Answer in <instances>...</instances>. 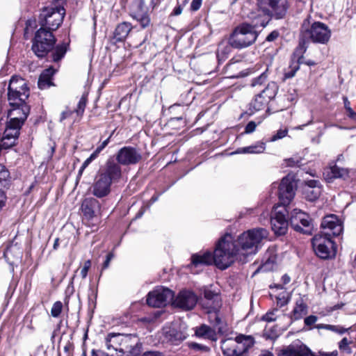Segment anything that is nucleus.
Returning <instances> with one entry per match:
<instances>
[{
	"mask_svg": "<svg viewBox=\"0 0 356 356\" xmlns=\"http://www.w3.org/2000/svg\"><path fill=\"white\" fill-rule=\"evenodd\" d=\"M236 260L239 261L238 249H236L232 236L226 234L218 241L213 254L206 252L192 255L191 266L199 267L214 263L219 269L225 270Z\"/></svg>",
	"mask_w": 356,
	"mask_h": 356,
	"instance_id": "1",
	"label": "nucleus"
},
{
	"mask_svg": "<svg viewBox=\"0 0 356 356\" xmlns=\"http://www.w3.org/2000/svg\"><path fill=\"white\" fill-rule=\"evenodd\" d=\"M268 236V230L261 227L249 229L240 234L234 241L236 249H238L239 261L246 263L248 257L257 252L261 243Z\"/></svg>",
	"mask_w": 356,
	"mask_h": 356,
	"instance_id": "2",
	"label": "nucleus"
},
{
	"mask_svg": "<svg viewBox=\"0 0 356 356\" xmlns=\"http://www.w3.org/2000/svg\"><path fill=\"white\" fill-rule=\"evenodd\" d=\"M300 32L302 37L314 43L326 44L331 37V31L326 24L314 22L310 17L304 19Z\"/></svg>",
	"mask_w": 356,
	"mask_h": 356,
	"instance_id": "3",
	"label": "nucleus"
},
{
	"mask_svg": "<svg viewBox=\"0 0 356 356\" xmlns=\"http://www.w3.org/2000/svg\"><path fill=\"white\" fill-rule=\"evenodd\" d=\"M256 25L243 23L237 26L229 38L230 45L234 49H242L253 44L259 35Z\"/></svg>",
	"mask_w": 356,
	"mask_h": 356,
	"instance_id": "4",
	"label": "nucleus"
},
{
	"mask_svg": "<svg viewBox=\"0 0 356 356\" xmlns=\"http://www.w3.org/2000/svg\"><path fill=\"white\" fill-rule=\"evenodd\" d=\"M257 6L259 10L268 17L260 22V25L265 27L270 18L283 19L287 13L289 3L288 0H258Z\"/></svg>",
	"mask_w": 356,
	"mask_h": 356,
	"instance_id": "5",
	"label": "nucleus"
},
{
	"mask_svg": "<svg viewBox=\"0 0 356 356\" xmlns=\"http://www.w3.org/2000/svg\"><path fill=\"white\" fill-rule=\"evenodd\" d=\"M56 41L52 31L40 27L35 33L31 49L38 58H43L53 49Z\"/></svg>",
	"mask_w": 356,
	"mask_h": 356,
	"instance_id": "6",
	"label": "nucleus"
},
{
	"mask_svg": "<svg viewBox=\"0 0 356 356\" xmlns=\"http://www.w3.org/2000/svg\"><path fill=\"white\" fill-rule=\"evenodd\" d=\"M65 14V10L63 7L44 8L39 15V25L41 28L44 27L53 32L62 24Z\"/></svg>",
	"mask_w": 356,
	"mask_h": 356,
	"instance_id": "7",
	"label": "nucleus"
},
{
	"mask_svg": "<svg viewBox=\"0 0 356 356\" xmlns=\"http://www.w3.org/2000/svg\"><path fill=\"white\" fill-rule=\"evenodd\" d=\"M8 99L9 104H19L26 102L29 96V89L25 80L19 76L11 78L8 85Z\"/></svg>",
	"mask_w": 356,
	"mask_h": 356,
	"instance_id": "8",
	"label": "nucleus"
},
{
	"mask_svg": "<svg viewBox=\"0 0 356 356\" xmlns=\"http://www.w3.org/2000/svg\"><path fill=\"white\" fill-rule=\"evenodd\" d=\"M312 245L316 254L321 259H330L336 254L337 247L332 237L316 234L312 238Z\"/></svg>",
	"mask_w": 356,
	"mask_h": 356,
	"instance_id": "9",
	"label": "nucleus"
},
{
	"mask_svg": "<svg viewBox=\"0 0 356 356\" xmlns=\"http://www.w3.org/2000/svg\"><path fill=\"white\" fill-rule=\"evenodd\" d=\"M289 223L296 232L311 235L313 230L312 220L309 215L300 209H294L290 213Z\"/></svg>",
	"mask_w": 356,
	"mask_h": 356,
	"instance_id": "10",
	"label": "nucleus"
},
{
	"mask_svg": "<svg viewBox=\"0 0 356 356\" xmlns=\"http://www.w3.org/2000/svg\"><path fill=\"white\" fill-rule=\"evenodd\" d=\"M248 338L243 335L236 337L235 339H226L221 341V349L225 356H242L248 350L249 346L246 344Z\"/></svg>",
	"mask_w": 356,
	"mask_h": 356,
	"instance_id": "11",
	"label": "nucleus"
},
{
	"mask_svg": "<svg viewBox=\"0 0 356 356\" xmlns=\"http://www.w3.org/2000/svg\"><path fill=\"white\" fill-rule=\"evenodd\" d=\"M174 298V293L168 288L159 286L147 295L146 302L152 307L160 308L166 306Z\"/></svg>",
	"mask_w": 356,
	"mask_h": 356,
	"instance_id": "12",
	"label": "nucleus"
},
{
	"mask_svg": "<svg viewBox=\"0 0 356 356\" xmlns=\"http://www.w3.org/2000/svg\"><path fill=\"white\" fill-rule=\"evenodd\" d=\"M83 220L88 221V225L92 227L97 226L98 216L101 213V204L94 197H87L83 200L81 207Z\"/></svg>",
	"mask_w": 356,
	"mask_h": 356,
	"instance_id": "13",
	"label": "nucleus"
},
{
	"mask_svg": "<svg viewBox=\"0 0 356 356\" xmlns=\"http://www.w3.org/2000/svg\"><path fill=\"white\" fill-rule=\"evenodd\" d=\"M159 3V0H149V6L146 7L145 0H138L136 8L132 10L131 13V17L140 24L141 28H147L151 24L149 10L151 8L153 10L158 6Z\"/></svg>",
	"mask_w": 356,
	"mask_h": 356,
	"instance_id": "14",
	"label": "nucleus"
},
{
	"mask_svg": "<svg viewBox=\"0 0 356 356\" xmlns=\"http://www.w3.org/2000/svg\"><path fill=\"white\" fill-rule=\"evenodd\" d=\"M142 350V343L135 334H122L119 356H138Z\"/></svg>",
	"mask_w": 356,
	"mask_h": 356,
	"instance_id": "15",
	"label": "nucleus"
},
{
	"mask_svg": "<svg viewBox=\"0 0 356 356\" xmlns=\"http://www.w3.org/2000/svg\"><path fill=\"white\" fill-rule=\"evenodd\" d=\"M142 158L140 152L131 146L122 147L115 154V160L120 165L137 164L142 160Z\"/></svg>",
	"mask_w": 356,
	"mask_h": 356,
	"instance_id": "16",
	"label": "nucleus"
},
{
	"mask_svg": "<svg viewBox=\"0 0 356 356\" xmlns=\"http://www.w3.org/2000/svg\"><path fill=\"white\" fill-rule=\"evenodd\" d=\"M280 207L275 208L270 218V224L272 230L276 235H284L287 230L289 220L286 218V214L288 213L286 209L284 207L280 210H277Z\"/></svg>",
	"mask_w": 356,
	"mask_h": 356,
	"instance_id": "17",
	"label": "nucleus"
},
{
	"mask_svg": "<svg viewBox=\"0 0 356 356\" xmlns=\"http://www.w3.org/2000/svg\"><path fill=\"white\" fill-rule=\"evenodd\" d=\"M296 184L292 177H284L278 187L277 195L283 206L288 205L295 195Z\"/></svg>",
	"mask_w": 356,
	"mask_h": 356,
	"instance_id": "18",
	"label": "nucleus"
},
{
	"mask_svg": "<svg viewBox=\"0 0 356 356\" xmlns=\"http://www.w3.org/2000/svg\"><path fill=\"white\" fill-rule=\"evenodd\" d=\"M321 227L322 231L320 234L330 237L339 236L343 231L342 222L334 214L324 217Z\"/></svg>",
	"mask_w": 356,
	"mask_h": 356,
	"instance_id": "19",
	"label": "nucleus"
},
{
	"mask_svg": "<svg viewBox=\"0 0 356 356\" xmlns=\"http://www.w3.org/2000/svg\"><path fill=\"white\" fill-rule=\"evenodd\" d=\"M222 325L223 323L221 318L217 315V314H214L213 328L203 324L196 327L195 334L199 337L210 339L211 341H216L217 334L216 330H218L220 333L222 332Z\"/></svg>",
	"mask_w": 356,
	"mask_h": 356,
	"instance_id": "20",
	"label": "nucleus"
},
{
	"mask_svg": "<svg viewBox=\"0 0 356 356\" xmlns=\"http://www.w3.org/2000/svg\"><path fill=\"white\" fill-rule=\"evenodd\" d=\"M10 106L11 109L8 113V117L10 118L9 122L22 126L29 113V106L26 102L19 104H10Z\"/></svg>",
	"mask_w": 356,
	"mask_h": 356,
	"instance_id": "21",
	"label": "nucleus"
},
{
	"mask_svg": "<svg viewBox=\"0 0 356 356\" xmlns=\"http://www.w3.org/2000/svg\"><path fill=\"white\" fill-rule=\"evenodd\" d=\"M197 301L196 295L190 291H180L174 300V305L183 310L188 311L195 306Z\"/></svg>",
	"mask_w": 356,
	"mask_h": 356,
	"instance_id": "22",
	"label": "nucleus"
},
{
	"mask_svg": "<svg viewBox=\"0 0 356 356\" xmlns=\"http://www.w3.org/2000/svg\"><path fill=\"white\" fill-rule=\"evenodd\" d=\"M99 174L112 183L118 182L122 177V168L117 161L109 159L106 162L104 168L99 172Z\"/></svg>",
	"mask_w": 356,
	"mask_h": 356,
	"instance_id": "23",
	"label": "nucleus"
},
{
	"mask_svg": "<svg viewBox=\"0 0 356 356\" xmlns=\"http://www.w3.org/2000/svg\"><path fill=\"white\" fill-rule=\"evenodd\" d=\"M111 181L98 173L91 186L92 195L98 198L107 196L111 193Z\"/></svg>",
	"mask_w": 356,
	"mask_h": 356,
	"instance_id": "24",
	"label": "nucleus"
},
{
	"mask_svg": "<svg viewBox=\"0 0 356 356\" xmlns=\"http://www.w3.org/2000/svg\"><path fill=\"white\" fill-rule=\"evenodd\" d=\"M278 356H312V352L302 343H293L281 350Z\"/></svg>",
	"mask_w": 356,
	"mask_h": 356,
	"instance_id": "25",
	"label": "nucleus"
},
{
	"mask_svg": "<svg viewBox=\"0 0 356 356\" xmlns=\"http://www.w3.org/2000/svg\"><path fill=\"white\" fill-rule=\"evenodd\" d=\"M305 198L309 201H314L318 198L321 193L319 181L317 180H309L303 190Z\"/></svg>",
	"mask_w": 356,
	"mask_h": 356,
	"instance_id": "26",
	"label": "nucleus"
},
{
	"mask_svg": "<svg viewBox=\"0 0 356 356\" xmlns=\"http://www.w3.org/2000/svg\"><path fill=\"white\" fill-rule=\"evenodd\" d=\"M122 334L110 332L105 337V344L108 350H114L120 353Z\"/></svg>",
	"mask_w": 356,
	"mask_h": 356,
	"instance_id": "27",
	"label": "nucleus"
},
{
	"mask_svg": "<svg viewBox=\"0 0 356 356\" xmlns=\"http://www.w3.org/2000/svg\"><path fill=\"white\" fill-rule=\"evenodd\" d=\"M131 23L124 22L119 24L114 31L113 40L115 42H123L132 29Z\"/></svg>",
	"mask_w": 356,
	"mask_h": 356,
	"instance_id": "28",
	"label": "nucleus"
},
{
	"mask_svg": "<svg viewBox=\"0 0 356 356\" xmlns=\"http://www.w3.org/2000/svg\"><path fill=\"white\" fill-rule=\"evenodd\" d=\"M55 72L53 67H49L41 73L38 81V86L40 89L44 90L53 86L51 79Z\"/></svg>",
	"mask_w": 356,
	"mask_h": 356,
	"instance_id": "29",
	"label": "nucleus"
},
{
	"mask_svg": "<svg viewBox=\"0 0 356 356\" xmlns=\"http://www.w3.org/2000/svg\"><path fill=\"white\" fill-rule=\"evenodd\" d=\"M268 103L269 102H268L266 99H265L263 97H261V95H259L257 94L254 96L253 99L250 103L249 109L252 113H254L256 111L264 109L267 106Z\"/></svg>",
	"mask_w": 356,
	"mask_h": 356,
	"instance_id": "30",
	"label": "nucleus"
},
{
	"mask_svg": "<svg viewBox=\"0 0 356 356\" xmlns=\"http://www.w3.org/2000/svg\"><path fill=\"white\" fill-rule=\"evenodd\" d=\"M266 149L264 143L259 142L248 147L238 148L233 154H259Z\"/></svg>",
	"mask_w": 356,
	"mask_h": 356,
	"instance_id": "31",
	"label": "nucleus"
},
{
	"mask_svg": "<svg viewBox=\"0 0 356 356\" xmlns=\"http://www.w3.org/2000/svg\"><path fill=\"white\" fill-rule=\"evenodd\" d=\"M309 40L300 35V40L298 46L296 47L293 55L297 58L299 63H302L305 60L304 54L306 52L308 48Z\"/></svg>",
	"mask_w": 356,
	"mask_h": 356,
	"instance_id": "32",
	"label": "nucleus"
},
{
	"mask_svg": "<svg viewBox=\"0 0 356 356\" xmlns=\"http://www.w3.org/2000/svg\"><path fill=\"white\" fill-rule=\"evenodd\" d=\"M292 313L295 320L300 319L307 313V305L304 302L302 298L300 297L296 301V305L293 309Z\"/></svg>",
	"mask_w": 356,
	"mask_h": 356,
	"instance_id": "33",
	"label": "nucleus"
},
{
	"mask_svg": "<svg viewBox=\"0 0 356 356\" xmlns=\"http://www.w3.org/2000/svg\"><path fill=\"white\" fill-rule=\"evenodd\" d=\"M262 90L263 93L266 95L264 98L270 102L275 97L278 91V86L275 82L270 81Z\"/></svg>",
	"mask_w": 356,
	"mask_h": 356,
	"instance_id": "34",
	"label": "nucleus"
},
{
	"mask_svg": "<svg viewBox=\"0 0 356 356\" xmlns=\"http://www.w3.org/2000/svg\"><path fill=\"white\" fill-rule=\"evenodd\" d=\"M21 127L22 126L13 123V122H8L3 136L13 137L15 138V140H17L19 135Z\"/></svg>",
	"mask_w": 356,
	"mask_h": 356,
	"instance_id": "35",
	"label": "nucleus"
},
{
	"mask_svg": "<svg viewBox=\"0 0 356 356\" xmlns=\"http://www.w3.org/2000/svg\"><path fill=\"white\" fill-rule=\"evenodd\" d=\"M67 47L68 44L65 42L56 46L51 54L52 60L54 62H58L60 60L65 56L67 51Z\"/></svg>",
	"mask_w": 356,
	"mask_h": 356,
	"instance_id": "36",
	"label": "nucleus"
},
{
	"mask_svg": "<svg viewBox=\"0 0 356 356\" xmlns=\"http://www.w3.org/2000/svg\"><path fill=\"white\" fill-rule=\"evenodd\" d=\"M317 329H324L337 333L339 334H343L351 330V327L345 328L340 325H329V324H317L315 325Z\"/></svg>",
	"mask_w": 356,
	"mask_h": 356,
	"instance_id": "37",
	"label": "nucleus"
},
{
	"mask_svg": "<svg viewBox=\"0 0 356 356\" xmlns=\"http://www.w3.org/2000/svg\"><path fill=\"white\" fill-rule=\"evenodd\" d=\"M276 262V255L274 253V250L272 249L268 250L266 255L264 257V266L266 268H271L272 266Z\"/></svg>",
	"mask_w": 356,
	"mask_h": 356,
	"instance_id": "38",
	"label": "nucleus"
},
{
	"mask_svg": "<svg viewBox=\"0 0 356 356\" xmlns=\"http://www.w3.org/2000/svg\"><path fill=\"white\" fill-rule=\"evenodd\" d=\"M232 47L229 42L227 43L221 42L218 48L217 56L219 58H225L231 51Z\"/></svg>",
	"mask_w": 356,
	"mask_h": 356,
	"instance_id": "39",
	"label": "nucleus"
},
{
	"mask_svg": "<svg viewBox=\"0 0 356 356\" xmlns=\"http://www.w3.org/2000/svg\"><path fill=\"white\" fill-rule=\"evenodd\" d=\"M268 77V70L266 69L259 76L254 78L251 81L250 86L252 87L261 86L267 81Z\"/></svg>",
	"mask_w": 356,
	"mask_h": 356,
	"instance_id": "40",
	"label": "nucleus"
},
{
	"mask_svg": "<svg viewBox=\"0 0 356 356\" xmlns=\"http://www.w3.org/2000/svg\"><path fill=\"white\" fill-rule=\"evenodd\" d=\"M352 343V341H350L346 337H344L339 341V348L341 352L350 355L353 353L352 348L350 346Z\"/></svg>",
	"mask_w": 356,
	"mask_h": 356,
	"instance_id": "41",
	"label": "nucleus"
},
{
	"mask_svg": "<svg viewBox=\"0 0 356 356\" xmlns=\"http://www.w3.org/2000/svg\"><path fill=\"white\" fill-rule=\"evenodd\" d=\"M10 172L3 165H0V184L6 186L10 181Z\"/></svg>",
	"mask_w": 356,
	"mask_h": 356,
	"instance_id": "42",
	"label": "nucleus"
},
{
	"mask_svg": "<svg viewBox=\"0 0 356 356\" xmlns=\"http://www.w3.org/2000/svg\"><path fill=\"white\" fill-rule=\"evenodd\" d=\"M17 140L13 137L0 136V148L1 149H8L15 145Z\"/></svg>",
	"mask_w": 356,
	"mask_h": 356,
	"instance_id": "43",
	"label": "nucleus"
},
{
	"mask_svg": "<svg viewBox=\"0 0 356 356\" xmlns=\"http://www.w3.org/2000/svg\"><path fill=\"white\" fill-rule=\"evenodd\" d=\"M86 102H87V97L86 95H83L80 98V99L78 102V104H77V108L74 111L76 112V113L77 114V115L81 116L83 114L84 110H85V108L86 106Z\"/></svg>",
	"mask_w": 356,
	"mask_h": 356,
	"instance_id": "44",
	"label": "nucleus"
},
{
	"mask_svg": "<svg viewBox=\"0 0 356 356\" xmlns=\"http://www.w3.org/2000/svg\"><path fill=\"white\" fill-rule=\"evenodd\" d=\"M63 309V304L60 301H56L51 309V314L53 317L57 318L60 316Z\"/></svg>",
	"mask_w": 356,
	"mask_h": 356,
	"instance_id": "45",
	"label": "nucleus"
},
{
	"mask_svg": "<svg viewBox=\"0 0 356 356\" xmlns=\"http://www.w3.org/2000/svg\"><path fill=\"white\" fill-rule=\"evenodd\" d=\"M204 297L208 301H213L214 303L219 299L218 294L209 289H205L204 291Z\"/></svg>",
	"mask_w": 356,
	"mask_h": 356,
	"instance_id": "46",
	"label": "nucleus"
},
{
	"mask_svg": "<svg viewBox=\"0 0 356 356\" xmlns=\"http://www.w3.org/2000/svg\"><path fill=\"white\" fill-rule=\"evenodd\" d=\"M345 108L348 112V116L353 120H356V113L350 108V103L346 97H343Z\"/></svg>",
	"mask_w": 356,
	"mask_h": 356,
	"instance_id": "47",
	"label": "nucleus"
},
{
	"mask_svg": "<svg viewBox=\"0 0 356 356\" xmlns=\"http://www.w3.org/2000/svg\"><path fill=\"white\" fill-rule=\"evenodd\" d=\"M288 133V130L286 129H279L276 134L272 136V137L270 138V142H274L277 140L282 139L284 137L286 136Z\"/></svg>",
	"mask_w": 356,
	"mask_h": 356,
	"instance_id": "48",
	"label": "nucleus"
},
{
	"mask_svg": "<svg viewBox=\"0 0 356 356\" xmlns=\"http://www.w3.org/2000/svg\"><path fill=\"white\" fill-rule=\"evenodd\" d=\"M299 70L298 64L296 62L293 63L290 66V70L285 73V78L290 79L295 76L296 72Z\"/></svg>",
	"mask_w": 356,
	"mask_h": 356,
	"instance_id": "49",
	"label": "nucleus"
},
{
	"mask_svg": "<svg viewBox=\"0 0 356 356\" xmlns=\"http://www.w3.org/2000/svg\"><path fill=\"white\" fill-rule=\"evenodd\" d=\"M330 172L332 173L330 178H339L343 176V170H341L335 165L330 168Z\"/></svg>",
	"mask_w": 356,
	"mask_h": 356,
	"instance_id": "50",
	"label": "nucleus"
},
{
	"mask_svg": "<svg viewBox=\"0 0 356 356\" xmlns=\"http://www.w3.org/2000/svg\"><path fill=\"white\" fill-rule=\"evenodd\" d=\"M91 266L90 260H87L84 262L83 267L81 270V275L83 279H85L87 277L88 270Z\"/></svg>",
	"mask_w": 356,
	"mask_h": 356,
	"instance_id": "51",
	"label": "nucleus"
},
{
	"mask_svg": "<svg viewBox=\"0 0 356 356\" xmlns=\"http://www.w3.org/2000/svg\"><path fill=\"white\" fill-rule=\"evenodd\" d=\"M312 356H338V352L337 350L332 352L318 351L316 353H312Z\"/></svg>",
	"mask_w": 356,
	"mask_h": 356,
	"instance_id": "52",
	"label": "nucleus"
},
{
	"mask_svg": "<svg viewBox=\"0 0 356 356\" xmlns=\"http://www.w3.org/2000/svg\"><path fill=\"white\" fill-rule=\"evenodd\" d=\"M318 321V317L314 315H310L304 320L305 325L310 326L314 325Z\"/></svg>",
	"mask_w": 356,
	"mask_h": 356,
	"instance_id": "53",
	"label": "nucleus"
},
{
	"mask_svg": "<svg viewBox=\"0 0 356 356\" xmlns=\"http://www.w3.org/2000/svg\"><path fill=\"white\" fill-rule=\"evenodd\" d=\"M257 127V124L254 121L249 122L245 128V134H251L253 131H254L255 129Z\"/></svg>",
	"mask_w": 356,
	"mask_h": 356,
	"instance_id": "54",
	"label": "nucleus"
},
{
	"mask_svg": "<svg viewBox=\"0 0 356 356\" xmlns=\"http://www.w3.org/2000/svg\"><path fill=\"white\" fill-rule=\"evenodd\" d=\"M280 36V33L278 31L275 30L273 31L270 34H268L266 38V40L268 42L275 41Z\"/></svg>",
	"mask_w": 356,
	"mask_h": 356,
	"instance_id": "55",
	"label": "nucleus"
},
{
	"mask_svg": "<svg viewBox=\"0 0 356 356\" xmlns=\"http://www.w3.org/2000/svg\"><path fill=\"white\" fill-rule=\"evenodd\" d=\"M262 319L267 322H273L276 320L275 314L274 312H268L262 317Z\"/></svg>",
	"mask_w": 356,
	"mask_h": 356,
	"instance_id": "56",
	"label": "nucleus"
},
{
	"mask_svg": "<svg viewBox=\"0 0 356 356\" xmlns=\"http://www.w3.org/2000/svg\"><path fill=\"white\" fill-rule=\"evenodd\" d=\"M202 0H192L191 3V9L197 11L201 7Z\"/></svg>",
	"mask_w": 356,
	"mask_h": 356,
	"instance_id": "57",
	"label": "nucleus"
},
{
	"mask_svg": "<svg viewBox=\"0 0 356 356\" xmlns=\"http://www.w3.org/2000/svg\"><path fill=\"white\" fill-rule=\"evenodd\" d=\"M287 165L290 167H299L301 165V160L291 158L288 160Z\"/></svg>",
	"mask_w": 356,
	"mask_h": 356,
	"instance_id": "58",
	"label": "nucleus"
},
{
	"mask_svg": "<svg viewBox=\"0 0 356 356\" xmlns=\"http://www.w3.org/2000/svg\"><path fill=\"white\" fill-rule=\"evenodd\" d=\"M72 113H73V111H70V110L67 108L65 111H63L61 113L59 121L60 122H62L64 120H65L66 118H67L70 116H71Z\"/></svg>",
	"mask_w": 356,
	"mask_h": 356,
	"instance_id": "59",
	"label": "nucleus"
},
{
	"mask_svg": "<svg viewBox=\"0 0 356 356\" xmlns=\"http://www.w3.org/2000/svg\"><path fill=\"white\" fill-rule=\"evenodd\" d=\"M91 356H113L101 350H92Z\"/></svg>",
	"mask_w": 356,
	"mask_h": 356,
	"instance_id": "60",
	"label": "nucleus"
},
{
	"mask_svg": "<svg viewBox=\"0 0 356 356\" xmlns=\"http://www.w3.org/2000/svg\"><path fill=\"white\" fill-rule=\"evenodd\" d=\"M192 346L193 348H195L196 350H200L204 351V352H207L209 350V347L202 345V344H199V343H193Z\"/></svg>",
	"mask_w": 356,
	"mask_h": 356,
	"instance_id": "61",
	"label": "nucleus"
},
{
	"mask_svg": "<svg viewBox=\"0 0 356 356\" xmlns=\"http://www.w3.org/2000/svg\"><path fill=\"white\" fill-rule=\"evenodd\" d=\"M113 256L114 255H113V254L112 252H110V253H108L107 254L106 259V260L104 261V262L103 264V268L104 269H105V268L108 267L110 261L113 259Z\"/></svg>",
	"mask_w": 356,
	"mask_h": 356,
	"instance_id": "62",
	"label": "nucleus"
},
{
	"mask_svg": "<svg viewBox=\"0 0 356 356\" xmlns=\"http://www.w3.org/2000/svg\"><path fill=\"white\" fill-rule=\"evenodd\" d=\"M6 199L4 192L0 189V210L5 204V200Z\"/></svg>",
	"mask_w": 356,
	"mask_h": 356,
	"instance_id": "63",
	"label": "nucleus"
},
{
	"mask_svg": "<svg viewBox=\"0 0 356 356\" xmlns=\"http://www.w3.org/2000/svg\"><path fill=\"white\" fill-rule=\"evenodd\" d=\"M141 356H161V353L158 351H147Z\"/></svg>",
	"mask_w": 356,
	"mask_h": 356,
	"instance_id": "64",
	"label": "nucleus"
}]
</instances>
